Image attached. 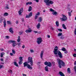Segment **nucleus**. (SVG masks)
Here are the masks:
<instances>
[{
    "label": "nucleus",
    "instance_id": "obj_1",
    "mask_svg": "<svg viewBox=\"0 0 76 76\" xmlns=\"http://www.w3.org/2000/svg\"><path fill=\"white\" fill-rule=\"evenodd\" d=\"M53 53L55 55H57L58 54L59 57L61 58H63V56H62V54L61 52L59 51V50H58V47L57 46H56L55 48L54 49V50L53 51Z\"/></svg>",
    "mask_w": 76,
    "mask_h": 76
},
{
    "label": "nucleus",
    "instance_id": "obj_46",
    "mask_svg": "<svg viewBox=\"0 0 76 76\" xmlns=\"http://www.w3.org/2000/svg\"><path fill=\"white\" fill-rule=\"evenodd\" d=\"M30 16L28 15H26V18H30Z\"/></svg>",
    "mask_w": 76,
    "mask_h": 76
},
{
    "label": "nucleus",
    "instance_id": "obj_58",
    "mask_svg": "<svg viewBox=\"0 0 76 76\" xmlns=\"http://www.w3.org/2000/svg\"><path fill=\"white\" fill-rule=\"evenodd\" d=\"M52 64L53 66H54L55 65V63L54 62H52Z\"/></svg>",
    "mask_w": 76,
    "mask_h": 76
},
{
    "label": "nucleus",
    "instance_id": "obj_49",
    "mask_svg": "<svg viewBox=\"0 0 76 76\" xmlns=\"http://www.w3.org/2000/svg\"><path fill=\"white\" fill-rule=\"evenodd\" d=\"M8 72H9V73H12V70H11V69H10V70H9L8 71Z\"/></svg>",
    "mask_w": 76,
    "mask_h": 76
},
{
    "label": "nucleus",
    "instance_id": "obj_14",
    "mask_svg": "<svg viewBox=\"0 0 76 76\" xmlns=\"http://www.w3.org/2000/svg\"><path fill=\"white\" fill-rule=\"evenodd\" d=\"M47 66L48 67H51V66H52V63L50 62H48V64Z\"/></svg>",
    "mask_w": 76,
    "mask_h": 76
},
{
    "label": "nucleus",
    "instance_id": "obj_29",
    "mask_svg": "<svg viewBox=\"0 0 76 76\" xmlns=\"http://www.w3.org/2000/svg\"><path fill=\"white\" fill-rule=\"evenodd\" d=\"M32 4V3L31 2H28L26 3V5H28V4Z\"/></svg>",
    "mask_w": 76,
    "mask_h": 76
},
{
    "label": "nucleus",
    "instance_id": "obj_22",
    "mask_svg": "<svg viewBox=\"0 0 76 76\" xmlns=\"http://www.w3.org/2000/svg\"><path fill=\"white\" fill-rule=\"evenodd\" d=\"M49 1L50 0H44V2L46 3V4H47V3H49Z\"/></svg>",
    "mask_w": 76,
    "mask_h": 76
},
{
    "label": "nucleus",
    "instance_id": "obj_31",
    "mask_svg": "<svg viewBox=\"0 0 76 76\" xmlns=\"http://www.w3.org/2000/svg\"><path fill=\"white\" fill-rule=\"evenodd\" d=\"M60 39H64V37L63 36H61L60 37Z\"/></svg>",
    "mask_w": 76,
    "mask_h": 76
},
{
    "label": "nucleus",
    "instance_id": "obj_30",
    "mask_svg": "<svg viewBox=\"0 0 76 76\" xmlns=\"http://www.w3.org/2000/svg\"><path fill=\"white\" fill-rule=\"evenodd\" d=\"M67 71L68 73H70V68H69L67 69Z\"/></svg>",
    "mask_w": 76,
    "mask_h": 76
},
{
    "label": "nucleus",
    "instance_id": "obj_32",
    "mask_svg": "<svg viewBox=\"0 0 76 76\" xmlns=\"http://www.w3.org/2000/svg\"><path fill=\"white\" fill-rule=\"evenodd\" d=\"M48 62L46 61L45 62L44 64L45 66H48Z\"/></svg>",
    "mask_w": 76,
    "mask_h": 76
},
{
    "label": "nucleus",
    "instance_id": "obj_41",
    "mask_svg": "<svg viewBox=\"0 0 76 76\" xmlns=\"http://www.w3.org/2000/svg\"><path fill=\"white\" fill-rule=\"evenodd\" d=\"M74 69L75 72V73H76V66H74Z\"/></svg>",
    "mask_w": 76,
    "mask_h": 76
},
{
    "label": "nucleus",
    "instance_id": "obj_43",
    "mask_svg": "<svg viewBox=\"0 0 76 76\" xmlns=\"http://www.w3.org/2000/svg\"><path fill=\"white\" fill-rule=\"evenodd\" d=\"M39 15H40V13L38 12L37 13L36 15L37 16H39Z\"/></svg>",
    "mask_w": 76,
    "mask_h": 76
},
{
    "label": "nucleus",
    "instance_id": "obj_45",
    "mask_svg": "<svg viewBox=\"0 0 76 76\" xmlns=\"http://www.w3.org/2000/svg\"><path fill=\"white\" fill-rule=\"evenodd\" d=\"M74 34L75 35H76V28H75L74 30Z\"/></svg>",
    "mask_w": 76,
    "mask_h": 76
},
{
    "label": "nucleus",
    "instance_id": "obj_25",
    "mask_svg": "<svg viewBox=\"0 0 76 76\" xmlns=\"http://www.w3.org/2000/svg\"><path fill=\"white\" fill-rule=\"evenodd\" d=\"M20 36H18V39L17 40V42H19L20 41Z\"/></svg>",
    "mask_w": 76,
    "mask_h": 76
},
{
    "label": "nucleus",
    "instance_id": "obj_17",
    "mask_svg": "<svg viewBox=\"0 0 76 76\" xmlns=\"http://www.w3.org/2000/svg\"><path fill=\"white\" fill-rule=\"evenodd\" d=\"M52 14L53 15H56L57 14V13L56 11L54 10L52 12Z\"/></svg>",
    "mask_w": 76,
    "mask_h": 76
},
{
    "label": "nucleus",
    "instance_id": "obj_64",
    "mask_svg": "<svg viewBox=\"0 0 76 76\" xmlns=\"http://www.w3.org/2000/svg\"><path fill=\"white\" fill-rule=\"evenodd\" d=\"M75 65H76V61L74 62Z\"/></svg>",
    "mask_w": 76,
    "mask_h": 76
},
{
    "label": "nucleus",
    "instance_id": "obj_21",
    "mask_svg": "<svg viewBox=\"0 0 76 76\" xmlns=\"http://www.w3.org/2000/svg\"><path fill=\"white\" fill-rule=\"evenodd\" d=\"M5 54V53L4 52H2L1 53V57H3V56Z\"/></svg>",
    "mask_w": 76,
    "mask_h": 76
},
{
    "label": "nucleus",
    "instance_id": "obj_3",
    "mask_svg": "<svg viewBox=\"0 0 76 76\" xmlns=\"http://www.w3.org/2000/svg\"><path fill=\"white\" fill-rule=\"evenodd\" d=\"M27 63H30L31 66H33V61L32 60V58L28 57V58Z\"/></svg>",
    "mask_w": 76,
    "mask_h": 76
},
{
    "label": "nucleus",
    "instance_id": "obj_27",
    "mask_svg": "<svg viewBox=\"0 0 76 76\" xmlns=\"http://www.w3.org/2000/svg\"><path fill=\"white\" fill-rule=\"evenodd\" d=\"M62 33L61 32H60L59 33L58 35V37H60V36H62Z\"/></svg>",
    "mask_w": 76,
    "mask_h": 76
},
{
    "label": "nucleus",
    "instance_id": "obj_2",
    "mask_svg": "<svg viewBox=\"0 0 76 76\" xmlns=\"http://www.w3.org/2000/svg\"><path fill=\"white\" fill-rule=\"evenodd\" d=\"M57 61L58 63L59 67V68H61V65L62 66H65L64 62L62 60H60V59L58 58L57 59Z\"/></svg>",
    "mask_w": 76,
    "mask_h": 76
},
{
    "label": "nucleus",
    "instance_id": "obj_37",
    "mask_svg": "<svg viewBox=\"0 0 76 76\" xmlns=\"http://www.w3.org/2000/svg\"><path fill=\"white\" fill-rule=\"evenodd\" d=\"M12 53L13 54H15L16 51L14 50H12Z\"/></svg>",
    "mask_w": 76,
    "mask_h": 76
},
{
    "label": "nucleus",
    "instance_id": "obj_61",
    "mask_svg": "<svg viewBox=\"0 0 76 76\" xmlns=\"http://www.w3.org/2000/svg\"><path fill=\"white\" fill-rule=\"evenodd\" d=\"M41 31H39L38 32V34H41Z\"/></svg>",
    "mask_w": 76,
    "mask_h": 76
},
{
    "label": "nucleus",
    "instance_id": "obj_50",
    "mask_svg": "<svg viewBox=\"0 0 76 76\" xmlns=\"http://www.w3.org/2000/svg\"><path fill=\"white\" fill-rule=\"evenodd\" d=\"M37 18H38V16L37 15H36L35 16V19H37Z\"/></svg>",
    "mask_w": 76,
    "mask_h": 76
},
{
    "label": "nucleus",
    "instance_id": "obj_8",
    "mask_svg": "<svg viewBox=\"0 0 76 76\" xmlns=\"http://www.w3.org/2000/svg\"><path fill=\"white\" fill-rule=\"evenodd\" d=\"M22 57H20L19 58L20 60L18 62V63L20 65H21L23 63V59Z\"/></svg>",
    "mask_w": 76,
    "mask_h": 76
},
{
    "label": "nucleus",
    "instance_id": "obj_44",
    "mask_svg": "<svg viewBox=\"0 0 76 76\" xmlns=\"http://www.w3.org/2000/svg\"><path fill=\"white\" fill-rule=\"evenodd\" d=\"M3 67V65H0V69H2Z\"/></svg>",
    "mask_w": 76,
    "mask_h": 76
},
{
    "label": "nucleus",
    "instance_id": "obj_19",
    "mask_svg": "<svg viewBox=\"0 0 76 76\" xmlns=\"http://www.w3.org/2000/svg\"><path fill=\"white\" fill-rule=\"evenodd\" d=\"M62 28L64 29H67V28L66 27V26H65V24H63L62 25Z\"/></svg>",
    "mask_w": 76,
    "mask_h": 76
},
{
    "label": "nucleus",
    "instance_id": "obj_60",
    "mask_svg": "<svg viewBox=\"0 0 76 76\" xmlns=\"http://www.w3.org/2000/svg\"><path fill=\"white\" fill-rule=\"evenodd\" d=\"M23 76H26V74H23Z\"/></svg>",
    "mask_w": 76,
    "mask_h": 76
},
{
    "label": "nucleus",
    "instance_id": "obj_57",
    "mask_svg": "<svg viewBox=\"0 0 76 76\" xmlns=\"http://www.w3.org/2000/svg\"><path fill=\"white\" fill-rule=\"evenodd\" d=\"M20 44H21V43H17V45H18V46H19V45H20Z\"/></svg>",
    "mask_w": 76,
    "mask_h": 76
},
{
    "label": "nucleus",
    "instance_id": "obj_20",
    "mask_svg": "<svg viewBox=\"0 0 76 76\" xmlns=\"http://www.w3.org/2000/svg\"><path fill=\"white\" fill-rule=\"evenodd\" d=\"M4 23V27H6V20H4L3 22Z\"/></svg>",
    "mask_w": 76,
    "mask_h": 76
},
{
    "label": "nucleus",
    "instance_id": "obj_4",
    "mask_svg": "<svg viewBox=\"0 0 76 76\" xmlns=\"http://www.w3.org/2000/svg\"><path fill=\"white\" fill-rule=\"evenodd\" d=\"M27 66V68L29 69H32V67L29 64L27 63V62H26L24 63V67H25Z\"/></svg>",
    "mask_w": 76,
    "mask_h": 76
},
{
    "label": "nucleus",
    "instance_id": "obj_56",
    "mask_svg": "<svg viewBox=\"0 0 76 76\" xmlns=\"http://www.w3.org/2000/svg\"><path fill=\"white\" fill-rule=\"evenodd\" d=\"M13 53H10V55H11V56H14L13 54Z\"/></svg>",
    "mask_w": 76,
    "mask_h": 76
},
{
    "label": "nucleus",
    "instance_id": "obj_54",
    "mask_svg": "<svg viewBox=\"0 0 76 76\" xmlns=\"http://www.w3.org/2000/svg\"><path fill=\"white\" fill-rule=\"evenodd\" d=\"M21 20H22V22H24V18H22Z\"/></svg>",
    "mask_w": 76,
    "mask_h": 76
},
{
    "label": "nucleus",
    "instance_id": "obj_23",
    "mask_svg": "<svg viewBox=\"0 0 76 76\" xmlns=\"http://www.w3.org/2000/svg\"><path fill=\"white\" fill-rule=\"evenodd\" d=\"M14 65L15 66H17V67H18L19 66L18 65V64H17V62H14Z\"/></svg>",
    "mask_w": 76,
    "mask_h": 76
},
{
    "label": "nucleus",
    "instance_id": "obj_18",
    "mask_svg": "<svg viewBox=\"0 0 76 76\" xmlns=\"http://www.w3.org/2000/svg\"><path fill=\"white\" fill-rule=\"evenodd\" d=\"M45 70L46 72H48V66H46L45 67Z\"/></svg>",
    "mask_w": 76,
    "mask_h": 76
},
{
    "label": "nucleus",
    "instance_id": "obj_51",
    "mask_svg": "<svg viewBox=\"0 0 76 76\" xmlns=\"http://www.w3.org/2000/svg\"><path fill=\"white\" fill-rule=\"evenodd\" d=\"M33 32H34L35 34H37L38 32L37 31H33Z\"/></svg>",
    "mask_w": 76,
    "mask_h": 76
},
{
    "label": "nucleus",
    "instance_id": "obj_63",
    "mask_svg": "<svg viewBox=\"0 0 76 76\" xmlns=\"http://www.w3.org/2000/svg\"><path fill=\"white\" fill-rule=\"evenodd\" d=\"M16 24H18V21H16Z\"/></svg>",
    "mask_w": 76,
    "mask_h": 76
},
{
    "label": "nucleus",
    "instance_id": "obj_53",
    "mask_svg": "<svg viewBox=\"0 0 76 76\" xmlns=\"http://www.w3.org/2000/svg\"><path fill=\"white\" fill-rule=\"evenodd\" d=\"M47 37L48 38H50V35H48Z\"/></svg>",
    "mask_w": 76,
    "mask_h": 76
},
{
    "label": "nucleus",
    "instance_id": "obj_26",
    "mask_svg": "<svg viewBox=\"0 0 76 76\" xmlns=\"http://www.w3.org/2000/svg\"><path fill=\"white\" fill-rule=\"evenodd\" d=\"M40 23H39L37 26V29H39V27H40Z\"/></svg>",
    "mask_w": 76,
    "mask_h": 76
},
{
    "label": "nucleus",
    "instance_id": "obj_6",
    "mask_svg": "<svg viewBox=\"0 0 76 76\" xmlns=\"http://www.w3.org/2000/svg\"><path fill=\"white\" fill-rule=\"evenodd\" d=\"M62 16L63 17L61 18V20L63 21L64 22H65V21H66V20L67 19V17L65 15H62Z\"/></svg>",
    "mask_w": 76,
    "mask_h": 76
},
{
    "label": "nucleus",
    "instance_id": "obj_15",
    "mask_svg": "<svg viewBox=\"0 0 76 76\" xmlns=\"http://www.w3.org/2000/svg\"><path fill=\"white\" fill-rule=\"evenodd\" d=\"M42 18L41 17H39L38 19L39 22H42Z\"/></svg>",
    "mask_w": 76,
    "mask_h": 76
},
{
    "label": "nucleus",
    "instance_id": "obj_40",
    "mask_svg": "<svg viewBox=\"0 0 76 76\" xmlns=\"http://www.w3.org/2000/svg\"><path fill=\"white\" fill-rule=\"evenodd\" d=\"M58 30L60 32H62V29H60V28H58Z\"/></svg>",
    "mask_w": 76,
    "mask_h": 76
},
{
    "label": "nucleus",
    "instance_id": "obj_47",
    "mask_svg": "<svg viewBox=\"0 0 76 76\" xmlns=\"http://www.w3.org/2000/svg\"><path fill=\"white\" fill-rule=\"evenodd\" d=\"M64 51L65 54H67V51L66 50L65 51Z\"/></svg>",
    "mask_w": 76,
    "mask_h": 76
},
{
    "label": "nucleus",
    "instance_id": "obj_12",
    "mask_svg": "<svg viewBox=\"0 0 76 76\" xmlns=\"http://www.w3.org/2000/svg\"><path fill=\"white\" fill-rule=\"evenodd\" d=\"M25 32H26V33H29L32 32V30L31 29V28H28V29L26 30Z\"/></svg>",
    "mask_w": 76,
    "mask_h": 76
},
{
    "label": "nucleus",
    "instance_id": "obj_48",
    "mask_svg": "<svg viewBox=\"0 0 76 76\" xmlns=\"http://www.w3.org/2000/svg\"><path fill=\"white\" fill-rule=\"evenodd\" d=\"M30 51L31 52V53H34V50L31 49L30 50Z\"/></svg>",
    "mask_w": 76,
    "mask_h": 76
},
{
    "label": "nucleus",
    "instance_id": "obj_62",
    "mask_svg": "<svg viewBox=\"0 0 76 76\" xmlns=\"http://www.w3.org/2000/svg\"><path fill=\"white\" fill-rule=\"evenodd\" d=\"M67 9H68V10H69V11H70V9L68 7L67 8Z\"/></svg>",
    "mask_w": 76,
    "mask_h": 76
},
{
    "label": "nucleus",
    "instance_id": "obj_9",
    "mask_svg": "<svg viewBox=\"0 0 76 76\" xmlns=\"http://www.w3.org/2000/svg\"><path fill=\"white\" fill-rule=\"evenodd\" d=\"M23 12V8H21L18 12V13L19 15H21L22 13V12Z\"/></svg>",
    "mask_w": 76,
    "mask_h": 76
},
{
    "label": "nucleus",
    "instance_id": "obj_35",
    "mask_svg": "<svg viewBox=\"0 0 76 76\" xmlns=\"http://www.w3.org/2000/svg\"><path fill=\"white\" fill-rule=\"evenodd\" d=\"M23 31H20L19 32V34L20 35H22L23 34Z\"/></svg>",
    "mask_w": 76,
    "mask_h": 76
},
{
    "label": "nucleus",
    "instance_id": "obj_13",
    "mask_svg": "<svg viewBox=\"0 0 76 76\" xmlns=\"http://www.w3.org/2000/svg\"><path fill=\"white\" fill-rule=\"evenodd\" d=\"M44 55V51H42L41 53H40V58H41V59L42 60V57L43 56V55Z\"/></svg>",
    "mask_w": 76,
    "mask_h": 76
},
{
    "label": "nucleus",
    "instance_id": "obj_42",
    "mask_svg": "<svg viewBox=\"0 0 76 76\" xmlns=\"http://www.w3.org/2000/svg\"><path fill=\"white\" fill-rule=\"evenodd\" d=\"M68 15L69 16H71V15H72V14L71 13V12H68Z\"/></svg>",
    "mask_w": 76,
    "mask_h": 76
},
{
    "label": "nucleus",
    "instance_id": "obj_16",
    "mask_svg": "<svg viewBox=\"0 0 76 76\" xmlns=\"http://www.w3.org/2000/svg\"><path fill=\"white\" fill-rule=\"evenodd\" d=\"M32 10V7L30 6L28 7V12H31V10Z\"/></svg>",
    "mask_w": 76,
    "mask_h": 76
},
{
    "label": "nucleus",
    "instance_id": "obj_24",
    "mask_svg": "<svg viewBox=\"0 0 76 76\" xmlns=\"http://www.w3.org/2000/svg\"><path fill=\"white\" fill-rule=\"evenodd\" d=\"M56 24L57 26H59V23L58 21L56 22Z\"/></svg>",
    "mask_w": 76,
    "mask_h": 76
},
{
    "label": "nucleus",
    "instance_id": "obj_10",
    "mask_svg": "<svg viewBox=\"0 0 76 76\" xmlns=\"http://www.w3.org/2000/svg\"><path fill=\"white\" fill-rule=\"evenodd\" d=\"M54 3V2H53L52 1H50L47 4H46V5L47 6H50V4H53Z\"/></svg>",
    "mask_w": 76,
    "mask_h": 76
},
{
    "label": "nucleus",
    "instance_id": "obj_33",
    "mask_svg": "<svg viewBox=\"0 0 76 76\" xmlns=\"http://www.w3.org/2000/svg\"><path fill=\"white\" fill-rule=\"evenodd\" d=\"M7 23L8 24H9L10 25H11L12 24V22L9 21H7Z\"/></svg>",
    "mask_w": 76,
    "mask_h": 76
},
{
    "label": "nucleus",
    "instance_id": "obj_38",
    "mask_svg": "<svg viewBox=\"0 0 76 76\" xmlns=\"http://www.w3.org/2000/svg\"><path fill=\"white\" fill-rule=\"evenodd\" d=\"M5 9H9V5H7L5 7Z\"/></svg>",
    "mask_w": 76,
    "mask_h": 76
},
{
    "label": "nucleus",
    "instance_id": "obj_36",
    "mask_svg": "<svg viewBox=\"0 0 76 76\" xmlns=\"http://www.w3.org/2000/svg\"><path fill=\"white\" fill-rule=\"evenodd\" d=\"M29 15L30 17H31L32 16V12H31L29 14Z\"/></svg>",
    "mask_w": 76,
    "mask_h": 76
},
{
    "label": "nucleus",
    "instance_id": "obj_7",
    "mask_svg": "<svg viewBox=\"0 0 76 76\" xmlns=\"http://www.w3.org/2000/svg\"><path fill=\"white\" fill-rule=\"evenodd\" d=\"M9 43H12V46L13 47H14L16 46V41L14 40H10L8 42Z\"/></svg>",
    "mask_w": 76,
    "mask_h": 76
},
{
    "label": "nucleus",
    "instance_id": "obj_11",
    "mask_svg": "<svg viewBox=\"0 0 76 76\" xmlns=\"http://www.w3.org/2000/svg\"><path fill=\"white\" fill-rule=\"evenodd\" d=\"M13 29L12 28H10L9 29V31L11 33V34H13L14 33V31H13Z\"/></svg>",
    "mask_w": 76,
    "mask_h": 76
},
{
    "label": "nucleus",
    "instance_id": "obj_55",
    "mask_svg": "<svg viewBox=\"0 0 76 76\" xmlns=\"http://www.w3.org/2000/svg\"><path fill=\"white\" fill-rule=\"evenodd\" d=\"M6 38H7V39H9V36H6Z\"/></svg>",
    "mask_w": 76,
    "mask_h": 76
},
{
    "label": "nucleus",
    "instance_id": "obj_59",
    "mask_svg": "<svg viewBox=\"0 0 76 76\" xmlns=\"http://www.w3.org/2000/svg\"><path fill=\"white\" fill-rule=\"evenodd\" d=\"M25 47V45H23L22 46V48H24Z\"/></svg>",
    "mask_w": 76,
    "mask_h": 76
},
{
    "label": "nucleus",
    "instance_id": "obj_52",
    "mask_svg": "<svg viewBox=\"0 0 76 76\" xmlns=\"http://www.w3.org/2000/svg\"><path fill=\"white\" fill-rule=\"evenodd\" d=\"M73 56L74 57H76V54H74L73 55Z\"/></svg>",
    "mask_w": 76,
    "mask_h": 76
},
{
    "label": "nucleus",
    "instance_id": "obj_39",
    "mask_svg": "<svg viewBox=\"0 0 76 76\" xmlns=\"http://www.w3.org/2000/svg\"><path fill=\"white\" fill-rule=\"evenodd\" d=\"M49 10L50 12H52L54 11V10H53L52 8L50 9Z\"/></svg>",
    "mask_w": 76,
    "mask_h": 76
},
{
    "label": "nucleus",
    "instance_id": "obj_34",
    "mask_svg": "<svg viewBox=\"0 0 76 76\" xmlns=\"http://www.w3.org/2000/svg\"><path fill=\"white\" fill-rule=\"evenodd\" d=\"M66 50V48L64 47L62 48L61 49L62 51H65Z\"/></svg>",
    "mask_w": 76,
    "mask_h": 76
},
{
    "label": "nucleus",
    "instance_id": "obj_28",
    "mask_svg": "<svg viewBox=\"0 0 76 76\" xmlns=\"http://www.w3.org/2000/svg\"><path fill=\"white\" fill-rule=\"evenodd\" d=\"M8 15H9V14H8L7 12H5L4 14V16H8Z\"/></svg>",
    "mask_w": 76,
    "mask_h": 76
},
{
    "label": "nucleus",
    "instance_id": "obj_5",
    "mask_svg": "<svg viewBox=\"0 0 76 76\" xmlns=\"http://www.w3.org/2000/svg\"><path fill=\"white\" fill-rule=\"evenodd\" d=\"M42 40L41 37H39L37 38V42L38 45H39V44L42 42Z\"/></svg>",
    "mask_w": 76,
    "mask_h": 76
}]
</instances>
